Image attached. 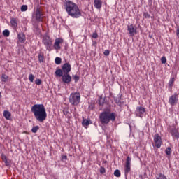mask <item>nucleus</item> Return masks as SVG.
<instances>
[{
    "instance_id": "nucleus-37",
    "label": "nucleus",
    "mask_w": 179,
    "mask_h": 179,
    "mask_svg": "<svg viewBox=\"0 0 179 179\" xmlns=\"http://www.w3.org/2000/svg\"><path fill=\"white\" fill-rule=\"evenodd\" d=\"M161 62L162 64H166V62H167V59H166V57L163 56L161 58Z\"/></svg>"
},
{
    "instance_id": "nucleus-30",
    "label": "nucleus",
    "mask_w": 179,
    "mask_h": 179,
    "mask_svg": "<svg viewBox=\"0 0 179 179\" xmlns=\"http://www.w3.org/2000/svg\"><path fill=\"white\" fill-rule=\"evenodd\" d=\"M55 61L57 65H59L62 62V59L61 57H56Z\"/></svg>"
},
{
    "instance_id": "nucleus-13",
    "label": "nucleus",
    "mask_w": 179,
    "mask_h": 179,
    "mask_svg": "<svg viewBox=\"0 0 179 179\" xmlns=\"http://www.w3.org/2000/svg\"><path fill=\"white\" fill-rule=\"evenodd\" d=\"M71 69H72V68L69 63H65L62 66V70L63 71V73H69V72H71Z\"/></svg>"
},
{
    "instance_id": "nucleus-43",
    "label": "nucleus",
    "mask_w": 179,
    "mask_h": 179,
    "mask_svg": "<svg viewBox=\"0 0 179 179\" xmlns=\"http://www.w3.org/2000/svg\"><path fill=\"white\" fill-rule=\"evenodd\" d=\"M176 36L179 38V28H178L176 30Z\"/></svg>"
},
{
    "instance_id": "nucleus-25",
    "label": "nucleus",
    "mask_w": 179,
    "mask_h": 179,
    "mask_svg": "<svg viewBox=\"0 0 179 179\" xmlns=\"http://www.w3.org/2000/svg\"><path fill=\"white\" fill-rule=\"evenodd\" d=\"M38 59L39 62H44V55L40 53L38 56Z\"/></svg>"
},
{
    "instance_id": "nucleus-21",
    "label": "nucleus",
    "mask_w": 179,
    "mask_h": 179,
    "mask_svg": "<svg viewBox=\"0 0 179 179\" xmlns=\"http://www.w3.org/2000/svg\"><path fill=\"white\" fill-rule=\"evenodd\" d=\"M55 75L57 78H62L64 76V71L61 69H57Z\"/></svg>"
},
{
    "instance_id": "nucleus-19",
    "label": "nucleus",
    "mask_w": 179,
    "mask_h": 179,
    "mask_svg": "<svg viewBox=\"0 0 179 179\" xmlns=\"http://www.w3.org/2000/svg\"><path fill=\"white\" fill-rule=\"evenodd\" d=\"M174 82H176V78L171 77L168 84L170 92H173V86H174Z\"/></svg>"
},
{
    "instance_id": "nucleus-40",
    "label": "nucleus",
    "mask_w": 179,
    "mask_h": 179,
    "mask_svg": "<svg viewBox=\"0 0 179 179\" xmlns=\"http://www.w3.org/2000/svg\"><path fill=\"white\" fill-rule=\"evenodd\" d=\"M103 55H106V57L110 55V50H106L104 52H103Z\"/></svg>"
},
{
    "instance_id": "nucleus-31",
    "label": "nucleus",
    "mask_w": 179,
    "mask_h": 179,
    "mask_svg": "<svg viewBox=\"0 0 179 179\" xmlns=\"http://www.w3.org/2000/svg\"><path fill=\"white\" fill-rule=\"evenodd\" d=\"M99 105L101 106H104V99H103L102 96H100L99 99Z\"/></svg>"
},
{
    "instance_id": "nucleus-41",
    "label": "nucleus",
    "mask_w": 179,
    "mask_h": 179,
    "mask_svg": "<svg viewBox=\"0 0 179 179\" xmlns=\"http://www.w3.org/2000/svg\"><path fill=\"white\" fill-rule=\"evenodd\" d=\"M99 37V34L96 32L92 34V38H97Z\"/></svg>"
},
{
    "instance_id": "nucleus-6",
    "label": "nucleus",
    "mask_w": 179,
    "mask_h": 179,
    "mask_svg": "<svg viewBox=\"0 0 179 179\" xmlns=\"http://www.w3.org/2000/svg\"><path fill=\"white\" fill-rule=\"evenodd\" d=\"M43 43L44 45L46 47V50L48 51H52V48H51L52 45V39L49 36H45L43 38Z\"/></svg>"
},
{
    "instance_id": "nucleus-22",
    "label": "nucleus",
    "mask_w": 179,
    "mask_h": 179,
    "mask_svg": "<svg viewBox=\"0 0 179 179\" xmlns=\"http://www.w3.org/2000/svg\"><path fill=\"white\" fill-rule=\"evenodd\" d=\"M3 117L6 118V120H10V117H12V114H10V112L8 110H4Z\"/></svg>"
},
{
    "instance_id": "nucleus-14",
    "label": "nucleus",
    "mask_w": 179,
    "mask_h": 179,
    "mask_svg": "<svg viewBox=\"0 0 179 179\" xmlns=\"http://www.w3.org/2000/svg\"><path fill=\"white\" fill-rule=\"evenodd\" d=\"M10 23L11 27H13V29L16 30L17 29V23H19V19L12 17L10 19Z\"/></svg>"
},
{
    "instance_id": "nucleus-1",
    "label": "nucleus",
    "mask_w": 179,
    "mask_h": 179,
    "mask_svg": "<svg viewBox=\"0 0 179 179\" xmlns=\"http://www.w3.org/2000/svg\"><path fill=\"white\" fill-rule=\"evenodd\" d=\"M64 9L69 16L73 17L74 19H78L82 16V10L79 8L78 4L75 3L71 0H67L64 4Z\"/></svg>"
},
{
    "instance_id": "nucleus-2",
    "label": "nucleus",
    "mask_w": 179,
    "mask_h": 179,
    "mask_svg": "<svg viewBox=\"0 0 179 179\" xmlns=\"http://www.w3.org/2000/svg\"><path fill=\"white\" fill-rule=\"evenodd\" d=\"M36 120L38 122H44L47 120V112L43 104H35L31 108Z\"/></svg>"
},
{
    "instance_id": "nucleus-26",
    "label": "nucleus",
    "mask_w": 179,
    "mask_h": 179,
    "mask_svg": "<svg viewBox=\"0 0 179 179\" xmlns=\"http://www.w3.org/2000/svg\"><path fill=\"white\" fill-rule=\"evenodd\" d=\"M10 34V32L8 29H5L3 31V36H4V37H9Z\"/></svg>"
},
{
    "instance_id": "nucleus-28",
    "label": "nucleus",
    "mask_w": 179,
    "mask_h": 179,
    "mask_svg": "<svg viewBox=\"0 0 179 179\" xmlns=\"http://www.w3.org/2000/svg\"><path fill=\"white\" fill-rule=\"evenodd\" d=\"M40 129V127L38 126H35L34 127H32L31 129V132H33V134H36L37 133V131Z\"/></svg>"
},
{
    "instance_id": "nucleus-34",
    "label": "nucleus",
    "mask_w": 179,
    "mask_h": 179,
    "mask_svg": "<svg viewBox=\"0 0 179 179\" xmlns=\"http://www.w3.org/2000/svg\"><path fill=\"white\" fill-rule=\"evenodd\" d=\"M29 82H31V83L34 82V75L29 74Z\"/></svg>"
},
{
    "instance_id": "nucleus-35",
    "label": "nucleus",
    "mask_w": 179,
    "mask_h": 179,
    "mask_svg": "<svg viewBox=\"0 0 179 179\" xmlns=\"http://www.w3.org/2000/svg\"><path fill=\"white\" fill-rule=\"evenodd\" d=\"M27 10V6L23 5L21 6V12H26Z\"/></svg>"
},
{
    "instance_id": "nucleus-33",
    "label": "nucleus",
    "mask_w": 179,
    "mask_h": 179,
    "mask_svg": "<svg viewBox=\"0 0 179 179\" xmlns=\"http://www.w3.org/2000/svg\"><path fill=\"white\" fill-rule=\"evenodd\" d=\"M73 78L74 79L76 83V82H79V79H80V78L79 77V76H78V75H76V74L74 75V76H73Z\"/></svg>"
},
{
    "instance_id": "nucleus-5",
    "label": "nucleus",
    "mask_w": 179,
    "mask_h": 179,
    "mask_svg": "<svg viewBox=\"0 0 179 179\" xmlns=\"http://www.w3.org/2000/svg\"><path fill=\"white\" fill-rule=\"evenodd\" d=\"M33 17H35L36 22H42L43 17H44V13L43 10L38 7L33 14Z\"/></svg>"
},
{
    "instance_id": "nucleus-3",
    "label": "nucleus",
    "mask_w": 179,
    "mask_h": 179,
    "mask_svg": "<svg viewBox=\"0 0 179 179\" xmlns=\"http://www.w3.org/2000/svg\"><path fill=\"white\" fill-rule=\"evenodd\" d=\"M117 118V114L114 112H111V109H104L99 115V121L102 125H107L110 124V121L114 122Z\"/></svg>"
},
{
    "instance_id": "nucleus-18",
    "label": "nucleus",
    "mask_w": 179,
    "mask_h": 179,
    "mask_svg": "<svg viewBox=\"0 0 179 179\" xmlns=\"http://www.w3.org/2000/svg\"><path fill=\"white\" fill-rule=\"evenodd\" d=\"M136 111L138 113L139 117H142L146 113V109L142 106H138L136 108Z\"/></svg>"
},
{
    "instance_id": "nucleus-20",
    "label": "nucleus",
    "mask_w": 179,
    "mask_h": 179,
    "mask_svg": "<svg viewBox=\"0 0 179 179\" xmlns=\"http://www.w3.org/2000/svg\"><path fill=\"white\" fill-rule=\"evenodd\" d=\"M17 37L20 43H24L26 41V35L24 33L18 34Z\"/></svg>"
},
{
    "instance_id": "nucleus-27",
    "label": "nucleus",
    "mask_w": 179,
    "mask_h": 179,
    "mask_svg": "<svg viewBox=\"0 0 179 179\" xmlns=\"http://www.w3.org/2000/svg\"><path fill=\"white\" fill-rule=\"evenodd\" d=\"M171 152H172L171 148H170V147L166 148L165 150V153L168 156H170V155H171Z\"/></svg>"
},
{
    "instance_id": "nucleus-29",
    "label": "nucleus",
    "mask_w": 179,
    "mask_h": 179,
    "mask_svg": "<svg viewBox=\"0 0 179 179\" xmlns=\"http://www.w3.org/2000/svg\"><path fill=\"white\" fill-rule=\"evenodd\" d=\"M114 176L115 177H121V171H120V170L118 169H116L115 171H114Z\"/></svg>"
},
{
    "instance_id": "nucleus-46",
    "label": "nucleus",
    "mask_w": 179,
    "mask_h": 179,
    "mask_svg": "<svg viewBox=\"0 0 179 179\" xmlns=\"http://www.w3.org/2000/svg\"><path fill=\"white\" fill-rule=\"evenodd\" d=\"M148 1H152V0H148Z\"/></svg>"
},
{
    "instance_id": "nucleus-17",
    "label": "nucleus",
    "mask_w": 179,
    "mask_h": 179,
    "mask_svg": "<svg viewBox=\"0 0 179 179\" xmlns=\"http://www.w3.org/2000/svg\"><path fill=\"white\" fill-rule=\"evenodd\" d=\"M1 159L3 160V162H4L5 166H6V167L10 166V160H9V158H8L7 156L4 154L1 155Z\"/></svg>"
},
{
    "instance_id": "nucleus-12",
    "label": "nucleus",
    "mask_w": 179,
    "mask_h": 179,
    "mask_svg": "<svg viewBox=\"0 0 179 179\" xmlns=\"http://www.w3.org/2000/svg\"><path fill=\"white\" fill-rule=\"evenodd\" d=\"M62 80L63 83H71V82H72V77L69 73H64L62 77Z\"/></svg>"
},
{
    "instance_id": "nucleus-23",
    "label": "nucleus",
    "mask_w": 179,
    "mask_h": 179,
    "mask_svg": "<svg viewBox=\"0 0 179 179\" xmlns=\"http://www.w3.org/2000/svg\"><path fill=\"white\" fill-rule=\"evenodd\" d=\"M1 79L2 82L6 83V82H8V80H9V76L5 73H3L1 75Z\"/></svg>"
},
{
    "instance_id": "nucleus-15",
    "label": "nucleus",
    "mask_w": 179,
    "mask_h": 179,
    "mask_svg": "<svg viewBox=\"0 0 179 179\" xmlns=\"http://www.w3.org/2000/svg\"><path fill=\"white\" fill-rule=\"evenodd\" d=\"M127 30L130 34V36H135L136 34V28L134 27V24H131L127 27Z\"/></svg>"
},
{
    "instance_id": "nucleus-38",
    "label": "nucleus",
    "mask_w": 179,
    "mask_h": 179,
    "mask_svg": "<svg viewBox=\"0 0 179 179\" xmlns=\"http://www.w3.org/2000/svg\"><path fill=\"white\" fill-rule=\"evenodd\" d=\"M99 171L101 174H104V173H106V168L101 166Z\"/></svg>"
},
{
    "instance_id": "nucleus-16",
    "label": "nucleus",
    "mask_w": 179,
    "mask_h": 179,
    "mask_svg": "<svg viewBox=\"0 0 179 179\" xmlns=\"http://www.w3.org/2000/svg\"><path fill=\"white\" fill-rule=\"evenodd\" d=\"M94 6L96 9H101V6H103V1L102 0H94Z\"/></svg>"
},
{
    "instance_id": "nucleus-10",
    "label": "nucleus",
    "mask_w": 179,
    "mask_h": 179,
    "mask_svg": "<svg viewBox=\"0 0 179 179\" xmlns=\"http://www.w3.org/2000/svg\"><path fill=\"white\" fill-rule=\"evenodd\" d=\"M169 103L171 106H176L178 103V94L175 93L169 97Z\"/></svg>"
},
{
    "instance_id": "nucleus-45",
    "label": "nucleus",
    "mask_w": 179,
    "mask_h": 179,
    "mask_svg": "<svg viewBox=\"0 0 179 179\" xmlns=\"http://www.w3.org/2000/svg\"><path fill=\"white\" fill-rule=\"evenodd\" d=\"M1 96H2V95H1V92H0V97H1Z\"/></svg>"
},
{
    "instance_id": "nucleus-11",
    "label": "nucleus",
    "mask_w": 179,
    "mask_h": 179,
    "mask_svg": "<svg viewBox=\"0 0 179 179\" xmlns=\"http://www.w3.org/2000/svg\"><path fill=\"white\" fill-rule=\"evenodd\" d=\"M169 131L173 138H175V139H179L178 129H177L176 127H174L173 128L170 127Z\"/></svg>"
},
{
    "instance_id": "nucleus-42",
    "label": "nucleus",
    "mask_w": 179,
    "mask_h": 179,
    "mask_svg": "<svg viewBox=\"0 0 179 179\" xmlns=\"http://www.w3.org/2000/svg\"><path fill=\"white\" fill-rule=\"evenodd\" d=\"M62 160H68V157L66 155H62Z\"/></svg>"
},
{
    "instance_id": "nucleus-9",
    "label": "nucleus",
    "mask_w": 179,
    "mask_h": 179,
    "mask_svg": "<svg viewBox=\"0 0 179 179\" xmlns=\"http://www.w3.org/2000/svg\"><path fill=\"white\" fill-rule=\"evenodd\" d=\"M131 157L128 156L126 159V162L124 165V174L127 176L131 173Z\"/></svg>"
},
{
    "instance_id": "nucleus-44",
    "label": "nucleus",
    "mask_w": 179,
    "mask_h": 179,
    "mask_svg": "<svg viewBox=\"0 0 179 179\" xmlns=\"http://www.w3.org/2000/svg\"><path fill=\"white\" fill-rule=\"evenodd\" d=\"M177 124H178L177 121H176V125H177Z\"/></svg>"
},
{
    "instance_id": "nucleus-8",
    "label": "nucleus",
    "mask_w": 179,
    "mask_h": 179,
    "mask_svg": "<svg viewBox=\"0 0 179 179\" xmlns=\"http://www.w3.org/2000/svg\"><path fill=\"white\" fill-rule=\"evenodd\" d=\"M62 44H64V39L62 38H57L55 39L53 48L56 51H59L61 50V48L62 47Z\"/></svg>"
},
{
    "instance_id": "nucleus-7",
    "label": "nucleus",
    "mask_w": 179,
    "mask_h": 179,
    "mask_svg": "<svg viewBox=\"0 0 179 179\" xmlns=\"http://www.w3.org/2000/svg\"><path fill=\"white\" fill-rule=\"evenodd\" d=\"M154 143L155 148H157V149H160V148H162L163 141H162V136H160L159 134H155L154 135Z\"/></svg>"
},
{
    "instance_id": "nucleus-39",
    "label": "nucleus",
    "mask_w": 179,
    "mask_h": 179,
    "mask_svg": "<svg viewBox=\"0 0 179 179\" xmlns=\"http://www.w3.org/2000/svg\"><path fill=\"white\" fill-rule=\"evenodd\" d=\"M143 16L145 19H149V17H150V15H149L148 13H143Z\"/></svg>"
},
{
    "instance_id": "nucleus-36",
    "label": "nucleus",
    "mask_w": 179,
    "mask_h": 179,
    "mask_svg": "<svg viewBox=\"0 0 179 179\" xmlns=\"http://www.w3.org/2000/svg\"><path fill=\"white\" fill-rule=\"evenodd\" d=\"M35 84L37 85V86H40V85H41V79L37 78L35 80Z\"/></svg>"
},
{
    "instance_id": "nucleus-4",
    "label": "nucleus",
    "mask_w": 179,
    "mask_h": 179,
    "mask_svg": "<svg viewBox=\"0 0 179 179\" xmlns=\"http://www.w3.org/2000/svg\"><path fill=\"white\" fill-rule=\"evenodd\" d=\"M69 102L72 106H78L80 103V93H72L69 97Z\"/></svg>"
},
{
    "instance_id": "nucleus-24",
    "label": "nucleus",
    "mask_w": 179,
    "mask_h": 179,
    "mask_svg": "<svg viewBox=\"0 0 179 179\" xmlns=\"http://www.w3.org/2000/svg\"><path fill=\"white\" fill-rule=\"evenodd\" d=\"M82 125L83 127H89V125H90V121H89L88 120H86V119H83Z\"/></svg>"
},
{
    "instance_id": "nucleus-32",
    "label": "nucleus",
    "mask_w": 179,
    "mask_h": 179,
    "mask_svg": "<svg viewBox=\"0 0 179 179\" xmlns=\"http://www.w3.org/2000/svg\"><path fill=\"white\" fill-rule=\"evenodd\" d=\"M157 179H167V178L164 174L159 173V177H157Z\"/></svg>"
}]
</instances>
